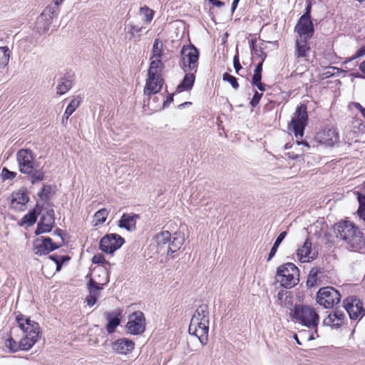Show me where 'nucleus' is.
I'll return each mask as SVG.
<instances>
[{
	"label": "nucleus",
	"mask_w": 365,
	"mask_h": 365,
	"mask_svg": "<svg viewBox=\"0 0 365 365\" xmlns=\"http://www.w3.org/2000/svg\"><path fill=\"white\" fill-rule=\"evenodd\" d=\"M319 141L327 145L333 146L339 140V135L335 130L328 129L318 134Z\"/></svg>",
	"instance_id": "nucleus-23"
},
{
	"label": "nucleus",
	"mask_w": 365,
	"mask_h": 365,
	"mask_svg": "<svg viewBox=\"0 0 365 365\" xmlns=\"http://www.w3.org/2000/svg\"><path fill=\"white\" fill-rule=\"evenodd\" d=\"M365 55V46H362L361 48H360L356 53L355 54L354 56H353L349 61H351L353 59H355L358 57H361L362 56Z\"/></svg>",
	"instance_id": "nucleus-55"
},
{
	"label": "nucleus",
	"mask_w": 365,
	"mask_h": 365,
	"mask_svg": "<svg viewBox=\"0 0 365 365\" xmlns=\"http://www.w3.org/2000/svg\"><path fill=\"white\" fill-rule=\"evenodd\" d=\"M307 2L305 12L301 17L311 19L312 3L310 1H307Z\"/></svg>",
	"instance_id": "nucleus-51"
},
{
	"label": "nucleus",
	"mask_w": 365,
	"mask_h": 365,
	"mask_svg": "<svg viewBox=\"0 0 365 365\" xmlns=\"http://www.w3.org/2000/svg\"><path fill=\"white\" fill-rule=\"evenodd\" d=\"M354 106L356 108L359 109L361 113V115L365 118V108L362 107V106L359 103H354Z\"/></svg>",
	"instance_id": "nucleus-56"
},
{
	"label": "nucleus",
	"mask_w": 365,
	"mask_h": 365,
	"mask_svg": "<svg viewBox=\"0 0 365 365\" xmlns=\"http://www.w3.org/2000/svg\"><path fill=\"white\" fill-rule=\"evenodd\" d=\"M16 176V173L10 171L6 168H4L1 171V177L4 180L14 179Z\"/></svg>",
	"instance_id": "nucleus-47"
},
{
	"label": "nucleus",
	"mask_w": 365,
	"mask_h": 365,
	"mask_svg": "<svg viewBox=\"0 0 365 365\" xmlns=\"http://www.w3.org/2000/svg\"><path fill=\"white\" fill-rule=\"evenodd\" d=\"M308 120V115L307 106L301 104L297 108L294 116L289 124V128L293 130L297 138H302L304 135V130L307 125Z\"/></svg>",
	"instance_id": "nucleus-7"
},
{
	"label": "nucleus",
	"mask_w": 365,
	"mask_h": 365,
	"mask_svg": "<svg viewBox=\"0 0 365 365\" xmlns=\"http://www.w3.org/2000/svg\"><path fill=\"white\" fill-rule=\"evenodd\" d=\"M294 30L299 35L301 38L308 40L312 37L314 28L311 19L300 17Z\"/></svg>",
	"instance_id": "nucleus-17"
},
{
	"label": "nucleus",
	"mask_w": 365,
	"mask_h": 365,
	"mask_svg": "<svg viewBox=\"0 0 365 365\" xmlns=\"http://www.w3.org/2000/svg\"><path fill=\"white\" fill-rule=\"evenodd\" d=\"M30 174L31 175V181L32 184L41 181L44 178V172L42 170H36L35 171L33 170Z\"/></svg>",
	"instance_id": "nucleus-43"
},
{
	"label": "nucleus",
	"mask_w": 365,
	"mask_h": 365,
	"mask_svg": "<svg viewBox=\"0 0 365 365\" xmlns=\"http://www.w3.org/2000/svg\"><path fill=\"white\" fill-rule=\"evenodd\" d=\"M134 347V341L127 338L118 339L111 343L113 351L118 354L126 355L132 352Z\"/></svg>",
	"instance_id": "nucleus-19"
},
{
	"label": "nucleus",
	"mask_w": 365,
	"mask_h": 365,
	"mask_svg": "<svg viewBox=\"0 0 365 365\" xmlns=\"http://www.w3.org/2000/svg\"><path fill=\"white\" fill-rule=\"evenodd\" d=\"M108 215V211L106 209H101L96 212L94 215V220L96 221L95 225L103 224L106 220Z\"/></svg>",
	"instance_id": "nucleus-38"
},
{
	"label": "nucleus",
	"mask_w": 365,
	"mask_h": 365,
	"mask_svg": "<svg viewBox=\"0 0 365 365\" xmlns=\"http://www.w3.org/2000/svg\"><path fill=\"white\" fill-rule=\"evenodd\" d=\"M284 294V292L283 290H281L278 292V294H277L278 300L282 301Z\"/></svg>",
	"instance_id": "nucleus-64"
},
{
	"label": "nucleus",
	"mask_w": 365,
	"mask_h": 365,
	"mask_svg": "<svg viewBox=\"0 0 365 365\" xmlns=\"http://www.w3.org/2000/svg\"><path fill=\"white\" fill-rule=\"evenodd\" d=\"M341 299L339 292L332 287H322L317 293V303L326 309L333 308L340 302Z\"/></svg>",
	"instance_id": "nucleus-6"
},
{
	"label": "nucleus",
	"mask_w": 365,
	"mask_h": 365,
	"mask_svg": "<svg viewBox=\"0 0 365 365\" xmlns=\"http://www.w3.org/2000/svg\"><path fill=\"white\" fill-rule=\"evenodd\" d=\"M16 158L20 172L25 174L32 173L34 158L32 151L29 149H21L17 153Z\"/></svg>",
	"instance_id": "nucleus-11"
},
{
	"label": "nucleus",
	"mask_w": 365,
	"mask_h": 365,
	"mask_svg": "<svg viewBox=\"0 0 365 365\" xmlns=\"http://www.w3.org/2000/svg\"><path fill=\"white\" fill-rule=\"evenodd\" d=\"M262 96V93H259V92L255 91L254 93V96L250 101L251 106L252 107H256L258 105Z\"/></svg>",
	"instance_id": "nucleus-49"
},
{
	"label": "nucleus",
	"mask_w": 365,
	"mask_h": 365,
	"mask_svg": "<svg viewBox=\"0 0 365 365\" xmlns=\"http://www.w3.org/2000/svg\"><path fill=\"white\" fill-rule=\"evenodd\" d=\"M124 242V239L118 234H107L101 240L99 247L103 252L113 254Z\"/></svg>",
	"instance_id": "nucleus-9"
},
{
	"label": "nucleus",
	"mask_w": 365,
	"mask_h": 365,
	"mask_svg": "<svg viewBox=\"0 0 365 365\" xmlns=\"http://www.w3.org/2000/svg\"><path fill=\"white\" fill-rule=\"evenodd\" d=\"M317 274H318L317 269L312 268L310 270L309 274L307 277V285L309 287H312L317 284V282L318 279Z\"/></svg>",
	"instance_id": "nucleus-40"
},
{
	"label": "nucleus",
	"mask_w": 365,
	"mask_h": 365,
	"mask_svg": "<svg viewBox=\"0 0 365 365\" xmlns=\"http://www.w3.org/2000/svg\"><path fill=\"white\" fill-rule=\"evenodd\" d=\"M253 86H255L257 87V88L261 91H264L265 90V85L263 84L261 81L259 82H257L256 84H252Z\"/></svg>",
	"instance_id": "nucleus-58"
},
{
	"label": "nucleus",
	"mask_w": 365,
	"mask_h": 365,
	"mask_svg": "<svg viewBox=\"0 0 365 365\" xmlns=\"http://www.w3.org/2000/svg\"><path fill=\"white\" fill-rule=\"evenodd\" d=\"M153 240L158 247V252L162 255L167 254L168 244L170 241V233L168 231L161 232L157 234Z\"/></svg>",
	"instance_id": "nucleus-20"
},
{
	"label": "nucleus",
	"mask_w": 365,
	"mask_h": 365,
	"mask_svg": "<svg viewBox=\"0 0 365 365\" xmlns=\"http://www.w3.org/2000/svg\"><path fill=\"white\" fill-rule=\"evenodd\" d=\"M239 1H240V0H234L233 1L232 4V6H231L232 12H234V11L235 10V9L237 6Z\"/></svg>",
	"instance_id": "nucleus-62"
},
{
	"label": "nucleus",
	"mask_w": 365,
	"mask_h": 365,
	"mask_svg": "<svg viewBox=\"0 0 365 365\" xmlns=\"http://www.w3.org/2000/svg\"><path fill=\"white\" fill-rule=\"evenodd\" d=\"M72 87V81L68 77H62L60 78L59 83L56 87L57 93L58 95L65 94Z\"/></svg>",
	"instance_id": "nucleus-31"
},
{
	"label": "nucleus",
	"mask_w": 365,
	"mask_h": 365,
	"mask_svg": "<svg viewBox=\"0 0 365 365\" xmlns=\"http://www.w3.org/2000/svg\"><path fill=\"white\" fill-rule=\"evenodd\" d=\"M5 346L9 349L11 353H16L20 350V341L19 344L14 339L12 336H10L5 341Z\"/></svg>",
	"instance_id": "nucleus-39"
},
{
	"label": "nucleus",
	"mask_w": 365,
	"mask_h": 365,
	"mask_svg": "<svg viewBox=\"0 0 365 365\" xmlns=\"http://www.w3.org/2000/svg\"><path fill=\"white\" fill-rule=\"evenodd\" d=\"M41 224L45 223L53 227L55 222L54 210H48L46 214H43L40 219Z\"/></svg>",
	"instance_id": "nucleus-36"
},
{
	"label": "nucleus",
	"mask_w": 365,
	"mask_h": 365,
	"mask_svg": "<svg viewBox=\"0 0 365 365\" xmlns=\"http://www.w3.org/2000/svg\"><path fill=\"white\" fill-rule=\"evenodd\" d=\"M336 319H334V317L332 316V314H329L323 321L324 325L327 326H333L338 327L340 326V323L336 322Z\"/></svg>",
	"instance_id": "nucleus-46"
},
{
	"label": "nucleus",
	"mask_w": 365,
	"mask_h": 365,
	"mask_svg": "<svg viewBox=\"0 0 365 365\" xmlns=\"http://www.w3.org/2000/svg\"><path fill=\"white\" fill-rule=\"evenodd\" d=\"M222 79L225 81L229 82L234 89H237L239 88L237 78L228 73H225L223 74Z\"/></svg>",
	"instance_id": "nucleus-44"
},
{
	"label": "nucleus",
	"mask_w": 365,
	"mask_h": 365,
	"mask_svg": "<svg viewBox=\"0 0 365 365\" xmlns=\"http://www.w3.org/2000/svg\"><path fill=\"white\" fill-rule=\"evenodd\" d=\"M61 247V245L53 242L51 238L41 237L37 238L34 242V251L36 255H46Z\"/></svg>",
	"instance_id": "nucleus-12"
},
{
	"label": "nucleus",
	"mask_w": 365,
	"mask_h": 365,
	"mask_svg": "<svg viewBox=\"0 0 365 365\" xmlns=\"http://www.w3.org/2000/svg\"><path fill=\"white\" fill-rule=\"evenodd\" d=\"M287 235V232L284 231V232H282L279 236L277 237V240H275L271 250H270V252L268 255V257H267V261H270L272 259V258L274 256V255L276 254L277 251V249L279 246V245L281 244V242L283 241V240L285 238Z\"/></svg>",
	"instance_id": "nucleus-34"
},
{
	"label": "nucleus",
	"mask_w": 365,
	"mask_h": 365,
	"mask_svg": "<svg viewBox=\"0 0 365 365\" xmlns=\"http://www.w3.org/2000/svg\"><path fill=\"white\" fill-rule=\"evenodd\" d=\"M290 316L294 320L303 326L315 329V333L317 334L319 317L314 308L302 304L295 305L290 312Z\"/></svg>",
	"instance_id": "nucleus-4"
},
{
	"label": "nucleus",
	"mask_w": 365,
	"mask_h": 365,
	"mask_svg": "<svg viewBox=\"0 0 365 365\" xmlns=\"http://www.w3.org/2000/svg\"><path fill=\"white\" fill-rule=\"evenodd\" d=\"M145 317L141 312L132 314L126 324L128 331L133 334H139L145 331Z\"/></svg>",
	"instance_id": "nucleus-13"
},
{
	"label": "nucleus",
	"mask_w": 365,
	"mask_h": 365,
	"mask_svg": "<svg viewBox=\"0 0 365 365\" xmlns=\"http://www.w3.org/2000/svg\"><path fill=\"white\" fill-rule=\"evenodd\" d=\"M140 15L142 16L143 21L148 24L153 19L154 11L148 6H144L140 9Z\"/></svg>",
	"instance_id": "nucleus-35"
},
{
	"label": "nucleus",
	"mask_w": 365,
	"mask_h": 365,
	"mask_svg": "<svg viewBox=\"0 0 365 365\" xmlns=\"http://www.w3.org/2000/svg\"><path fill=\"white\" fill-rule=\"evenodd\" d=\"M262 80V73L254 72L252 84H256Z\"/></svg>",
	"instance_id": "nucleus-54"
},
{
	"label": "nucleus",
	"mask_w": 365,
	"mask_h": 365,
	"mask_svg": "<svg viewBox=\"0 0 365 365\" xmlns=\"http://www.w3.org/2000/svg\"><path fill=\"white\" fill-rule=\"evenodd\" d=\"M164 56L163 52V43L162 41L156 38L154 41L153 48L151 50L150 59L153 58H161Z\"/></svg>",
	"instance_id": "nucleus-32"
},
{
	"label": "nucleus",
	"mask_w": 365,
	"mask_h": 365,
	"mask_svg": "<svg viewBox=\"0 0 365 365\" xmlns=\"http://www.w3.org/2000/svg\"><path fill=\"white\" fill-rule=\"evenodd\" d=\"M277 281L286 289H291L299 282V270L294 264L287 262L277 267Z\"/></svg>",
	"instance_id": "nucleus-5"
},
{
	"label": "nucleus",
	"mask_w": 365,
	"mask_h": 365,
	"mask_svg": "<svg viewBox=\"0 0 365 365\" xmlns=\"http://www.w3.org/2000/svg\"><path fill=\"white\" fill-rule=\"evenodd\" d=\"M182 68L185 71H197L199 60V51L192 44L183 46L180 51Z\"/></svg>",
	"instance_id": "nucleus-8"
},
{
	"label": "nucleus",
	"mask_w": 365,
	"mask_h": 365,
	"mask_svg": "<svg viewBox=\"0 0 365 365\" xmlns=\"http://www.w3.org/2000/svg\"><path fill=\"white\" fill-rule=\"evenodd\" d=\"M332 316L334 317V319H336V322L340 323V325L341 324L343 320L344 319L345 315L342 311L336 310L333 314Z\"/></svg>",
	"instance_id": "nucleus-50"
},
{
	"label": "nucleus",
	"mask_w": 365,
	"mask_h": 365,
	"mask_svg": "<svg viewBox=\"0 0 365 365\" xmlns=\"http://www.w3.org/2000/svg\"><path fill=\"white\" fill-rule=\"evenodd\" d=\"M138 218V215L124 213L118 221V226L130 232L134 231L136 229V220Z\"/></svg>",
	"instance_id": "nucleus-22"
},
{
	"label": "nucleus",
	"mask_w": 365,
	"mask_h": 365,
	"mask_svg": "<svg viewBox=\"0 0 365 365\" xmlns=\"http://www.w3.org/2000/svg\"><path fill=\"white\" fill-rule=\"evenodd\" d=\"M174 94H170L168 96L166 101L164 102L163 106H165L166 104L170 103L173 101Z\"/></svg>",
	"instance_id": "nucleus-60"
},
{
	"label": "nucleus",
	"mask_w": 365,
	"mask_h": 365,
	"mask_svg": "<svg viewBox=\"0 0 365 365\" xmlns=\"http://www.w3.org/2000/svg\"><path fill=\"white\" fill-rule=\"evenodd\" d=\"M57 14L56 10L52 7V5L47 6L37 18L36 27L39 33L46 31L51 23L53 16Z\"/></svg>",
	"instance_id": "nucleus-14"
},
{
	"label": "nucleus",
	"mask_w": 365,
	"mask_h": 365,
	"mask_svg": "<svg viewBox=\"0 0 365 365\" xmlns=\"http://www.w3.org/2000/svg\"><path fill=\"white\" fill-rule=\"evenodd\" d=\"M334 231L337 239L342 240L348 250L360 252L365 248V237L362 232L353 223L341 221L334 225Z\"/></svg>",
	"instance_id": "nucleus-1"
},
{
	"label": "nucleus",
	"mask_w": 365,
	"mask_h": 365,
	"mask_svg": "<svg viewBox=\"0 0 365 365\" xmlns=\"http://www.w3.org/2000/svg\"><path fill=\"white\" fill-rule=\"evenodd\" d=\"M297 255L301 262H307L315 259L318 256V252L312 247V242L307 239L303 246L297 250Z\"/></svg>",
	"instance_id": "nucleus-18"
},
{
	"label": "nucleus",
	"mask_w": 365,
	"mask_h": 365,
	"mask_svg": "<svg viewBox=\"0 0 365 365\" xmlns=\"http://www.w3.org/2000/svg\"><path fill=\"white\" fill-rule=\"evenodd\" d=\"M63 0H54L53 1V6H52L53 8H54L56 11H58V6L63 2Z\"/></svg>",
	"instance_id": "nucleus-59"
},
{
	"label": "nucleus",
	"mask_w": 365,
	"mask_h": 365,
	"mask_svg": "<svg viewBox=\"0 0 365 365\" xmlns=\"http://www.w3.org/2000/svg\"><path fill=\"white\" fill-rule=\"evenodd\" d=\"M106 319L108 323L106 326V330L109 334H112L115 331L116 327L120 324V319L118 316H115L114 313H106Z\"/></svg>",
	"instance_id": "nucleus-30"
},
{
	"label": "nucleus",
	"mask_w": 365,
	"mask_h": 365,
	"mask_svg": "<svg viewBox=\"0 0 365 365\" xmlns=\"http://www.w3.org/2000/svg\"><path fill=\"white\" fill-rule=\"evenodd\" d=\"M16 320L24 336L20 340V350H29L40 339V327L37 322L19 314Z\"/></svg>",
	"instance_id": "nucleus-3"
},
{
	"label": "nucleus",
	"mask_w": 365,
	"mask_h": 365,
	"mask_svg": "<svg viewBox=\"0 0 365 365\" xmlns=\"http://www.w3.org/2000/svg\"><path fill=\"white\" fill-rule=\"evenodd\" d=\"M343 304L351 319H356L359 317L361 318L365 314L363 302L356 297H347L344 300Z\"/></svg>",
	"instance_id": "nucleus-10"
},
{
	"label": "nucleus",
	"mask_w": 365,
	"mask_h": 365,
	"mask_svg": "<svg viewBox=\"0 0 365 365\" xmlns=\"http://www.w3.org/2000/svg\"><path fill=\"white\" fill-rule=\"evenodd\" d=\"M209 309L207 304H200L195 310L189 326L190 334L197 336L205 345L207 341L209 331Z\"/></svg>",
	"instance_id": "nucleus-2"
},
{
	"label": "nucleus",
	"mask_w": 365,
	"mask_h": 365,
	"mask_svg": "<svg viewBox=\"0 0 365 365\" xmlns=\"http://www.w3.org/2000/svg\"><path fill=\"white\" fill-rule=\"evenodd\" d=\"M53 229V226L49 225L48 224H41V222L39 221L37 225V228L35 231V234L36 235H39L42 233H47L50 232Z\"/></svg>",
	"instance_id": "nucleus-42"
},
{
	"label": "nucleus",
	"mask_w": 365,
	"mask_h": 365,
	"mask_svg": "<svg viewBox=\"0 0 365 365\" xmlns=\"http://www.w3.org/2000/svg\"><path fill=\"white\" fill-rule=\"evenodd\" d=\"M185 240L184 236L181 233L175 232L173 237L170 236V241L168 247V255H172L181 247Z\"/></svg>",
	"instance_id": "nucleus-25"
},
{
	"label": "nucleus",
	"mask_w": 365,
	"mask_h": 365,
	"mask_svg": "<svg viewBox=\"0 0 365 365\" xmlns=\"http://www.w3.org/2000/svg\"><path fill=\"white\" fill-rule=\"evenodd\" d=\"M296 47V56L297 58L306 57L307 52L309 51L310 47L308 46L307 40L301 38L300 41L298 39L295 42Z\"/></svg>",
	"instance_id": "nucleus-29"
},
{
	"label": "nucleus",
	"mask_w": 365,
	"mask_h": 365,
	"mask_svg": "<svg viewBox=\"0 0 365 365\" xmlns=\"http://www.w3.org/2000/svg\"><path fill=\"white\" fill-rule=\"evenodd\" d=\"M81 98L76 97L71 100L68 106H67L64 114L62 118V124L66 125L70 115L76 110V109L80 106Z\"/></svg>",
	"instance_id": "nucleus-28"
},
{
	"label": "nucleus",
	"mask_w": 365,
	"mask_h": 365,
	"mask_svg": "<svg viewBox=\"0 0 365 365\" xmlns=\"http://www.w3.org/2000/svg\"><path fill=\"white\" fill-rule=\"evenodd\" d=\"M262 62H260L255 67L254 72L262 73Z\"/></svg>",
	"instance_id": "nucleus-61"
},
{
	"label": "nucleus",
	"mask_w": 365,
	"mask_h": 365,
	"mask_svg": "<svg viewBox=\"0 0 365 365\" xmlns=\"http://www.w3.org/2000/svg\"><path fill=\"white\" fill-rule=\"evenodd\" d=\"M195 79L194 73H186L182 82L177 86L176 91L180 93L184 91L191 90L194 85Z\"/></svg>",
	"instance_id": "nucleus-26"
},
{
	"label": "nucleus",
	"mask_w": 365,
	"mask_h": 365,
	"mask_svg": "<svg viewBox=\"0 0 365 365\" xmlns=\"http://www.w3.org/2000/svg\"><path fill=\"white\" fill-rule=\"evenodd\" d=\"M51 185H43V187H42L41 190L40 192H38V197L42 200H48V198H49V195L51 193Z\"/></svg>",
	"instance_id": "nucleus-45"
},
{
	"label": "nucleus",
	"mask_w": 365,
	"mask_h": 365,
	"mask_svg": "<svg viewBox=\"0 0 365 365\" xmlns=\"http://www.w3.org/2000/svg\"><path fill=\"white\" fill-rule=\"evenodd\" d=\"M53 234L55 235H57L60 238V242L56 243L57 245H61V247L64 244V239L63 238L62 236V230L60 229H57L54 231Z\"/></svg>",
	"instance_id": "nucleus-53"
},
{
	"label": "nucleus",
	"mask_w": 365,
	"mask_h": 365,
	"mask_svg": "<svg viewBox=\"0 0 365 365\" xmlns=\"http://www.w3.org/2000/svg\"><path fill=\"white\" fill-rule=\"evenodd\" d=\"M92 262L94 264H110V263L106 260L104 256L101 254L95 255L93 257Z\"/></svg>",
	"instance_id": "nucleus-48"
},
{
	"label": "nucleus",
	"mask_w": 365,
	"mask_h": 365,
	"mask_svg": "<svg viewBox=\"0 0 365 365\" xmlns=\"http://www.w3.org/2000/svg\"><path fill=\"white\" fill-rule=\"evenodd\" d=\"M150 61L148 74L162 76V72L165 68V65L161 58H153L150 59Z\"/></svg>",
	"instance_id": "nucleus-27"
},
{
	"label": "nucleus",
	"mask_w": 365,
	"mask_h": 365,
	"mask_svg": "<svg viewBox=\"0 0 365 365\" xmlns=\"http://www.w3.org/2000/svg\"><path fill=\"white\" fill-rule=\"evenodd\" d=\"M89 295L86 298L88 306H93L97 300L99 292L103 289V284H98L93 279H91L88 283Z\"/></svg>",
	"instance_id": "nucleus-21"
},
{
	"label": "nucleus",
	"mask_w": 365,
	"mask_h": 365,
	"mask_svg": "<svg viewBox=\"0 0 365 365\" xmlns=\"http://www.w3.org/2000/svg\"><path fill=\"white\" fill-rule=\"evenodd\" d=\"M210 3H212L213 5L216 6L217 7H222L225 5V3L223 1H219V0H208Z\"/></svg>",
	"instance_id": "nucleus-57"
},
{
	"label": "nucleus",
	"mask_w": 365,
	"mask_h": 365,
	"mask_svg": "<svg viewBox=\"0 0 365 365\" xmlns=\"http://www.w3.org/2000/svg\"><path fill=\"white\" fill-rule=\"evenodd\" d=\"M9 207L15 210H24V207L29 201V197L24 188L13 192L8 197Z\"/></svg>",
	"instance_id": "nucleus-15"
},
{
	"label": "nucleus",
	"mask_w": 365,
	"mask_h": 365,
	"mask_svg": "<svg viewBox=\"0 0 365 365\" xmlns=\"http://www.w3.org/2000/svg\"><path fill=\"white\" fill-rule=\"evenodd\" d=\"M233 66L236 73H239V71L242 69V66L240 63L238 54L235 55L233 58Z\"/></svg>",
	"instance_id": "nucleus-52"
},
{
	"label": "nucleus",
	"mask_w": 365,
	"mask_h": 365,
	"mask_svg": "<svg viewBox=\"0 0 365 365\" xmlns=\"http://www.w3.org/2000/svg\"><path fill=\"white\" fill-rule=\"evenodd\" d=\"M9 49L6 46L0 47V67H5L9 61Z\"/></svg>",
	"instance_id": "nucleus-37"
},
{
	"label": "nucleus",
	"mask_w": 365,
	"mask_h": 365,
	"mask_svg": "<svg viewBox=\"0 0 365 365\" xmlns=\"http://www.w3.org/2000/svg\"><path fill=\"white\" fill-rule=\"evenodd\" d=\"M358 201L359 203V207L358 209V215L359 217L365 221V195L359 194Z\"/></svg>",
	"instance_id": "nucleus-41"
},
{
	"label": "nucleus",
	"mask_w": 365,
	"mask_h": 365,
	"mask_svg": "<svg viewBox=\"0 0 365 365\" xmlns=\"http://www.w3.org/2000/svg\"><path fill=\"white\" fill-rule=\"evenodd\" d=\"M41 211L42 207L37 204L31 211H30L29 213H27L23 217L19 225L21 226L25 225L28 226L33 225L36 222L37 217L41 213Z\"/></svg>",
	"instance_id": "nucleus-24"
},
{
	"label": "nucleus",
	"mask_w": 365,
	"mask_h": 365,
	"mask_svg": "<svg viewBox=\"0 0 365 365\" xmlns=\"http://www.w3.org/2000/svg\"><path fill=\"white\" fill-rule=\"evenodd\" d=\"M126 34L129 36V39L131 40L135 37H140L143 30L142 26H136L132 24H129L126 27Z\"/></svg>",
	"instance_id": "nucleus-33"
},
{
	"label": "nucleus",
	"mask_w": 365,
	"mask_h": 365,
	"mask_svg": "<svg viewBox=\"0 0 365 365\" xmlns=\"http://www.w3.org/2000/svg\"><path fill=\"white\" fill-rule=\"evenodd\" d=\"M359 69L363 73L365 74V60L360 63Z\"/></svg>",
	"instance_id": "nucleus-63"
},
{
	"label": "nucleus",
	"mask_w": 365,
	"mask_h": 365,
	"mask_svg": "<svg viewBox=\"0 0 365 365\" xmlns=\"http://www.w3.org/2000/svg\"><path fill=\"white\" fill-rule=\"evenodd\" d=\"M163 83L164 80L162 76L148 74L143 89L144 95L150 96L159 93L163 87Z\"/></svg>",
	"instance_id": "nucleus-16"
}]
</instances>
